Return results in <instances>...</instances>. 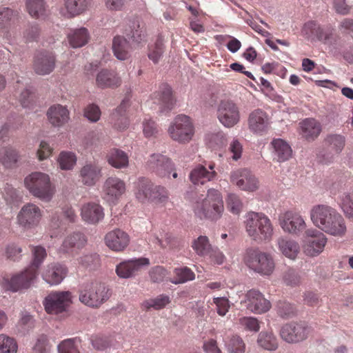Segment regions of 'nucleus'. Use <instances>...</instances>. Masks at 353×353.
I'll return each instance as SVG.
<instances>
[{
    "mask_svg": "<svg viewBox=\"0 0 353 353\" xmlns=\"http://www.w3.org/2000/svg\"><path fill=\"white\" fill-rule=\"evenodd\" d=\"M243 261L245 265L252 270L263 275H270L274 268V263L272 256L259 248L246 249Z\"/></svg>",
    "mask_w": 353,
    "mask_h": 353,
    "instance_id": "423d86ee",
    "label": "nucleus"
},
{
    "mask_svg": "<svg viewBox=\"0 0 353 353\" xmlns=\"http://www.w3.org/2000/svg\"><path fill=\"white\" fill-rule=\"evenodd\" d=\"M211 171H208L205 166L203 165H196L190 173V180L194 185H203L206 182L212 180L216 175L214 170V163H210L208 165Z\"/></svg>",
    "mask_w": 353,
    "mask_h": 353,
    "instance_id": "bb28decb",
    "label": "nucleus"
},
{
    "mask_svg": "<svg viewBox=\"0 0 353 353\" xmlns=\"http://www.w3.org/2000/svg\"><path fill=\"white\" fill-rule=\"evenodd\" d=\"M58 352L59 353H80L74 345V340L72 339L62 341L58 345Z\"/></svg>",
    "mask_w": 353,
    "mask_h": 353,
    "instance_id": "69168bd1",
    "label": "nucleus"
},
{
    "mask_svg": "<svg viewBox=\"0 0 353 353\" xmlns=\"http://www.w3.org/2000/svg\"><path fill=\"white\" fill-rule=\"evenodd\" d=\"M148 167L150 171L161 178H170L171 173L174 179L178 176L174 163L169 158L162 154H152L148 161Z\"/></svg>",
    "mask_w": 353,
    "mask_h": 353,
    "instance_id": "1a4fd4ad",
    "label": "nucleus"
},
{
    "mask_svg": "<svg viewBox=\"0 0 353 353\" xmlns=\"http://www.w3.org/2000/svg\"><path fill=\"white\" fill-rule=\"evenodd\" d=\"M105 245L117 252L123 250L129 244V235L120 229L113 230L105 236Z\"/></svg>",
    "mask_w": 353,
    "mask_h": 353,
    "instance_id": "4be33fe9",
    "label": "nucleus"
},
{
    "mask_svg": "<svg viewBox=\"0 0 353 353\" xmlns=\"http://www.w3.org/2000/svg\"><path fill=\"white\" fill-rule=\"evenodd\" d=\"M67 273L66 268L60 264H51L43 274V279L50 285L59 284Z\"/></svg>",
    "mask_w": 353,
    "mask_h": 353,
    "instance_id": "7c9ffc66",
    "label": "nucleus"
},
{
    "mask_svg": "<svg viewBox=\"0 0 353 353\" xmlns=\"http://www.w3.org/2000/svg\"><path fill=\"white\" fill-rule=\"evenodd\" d=\"M258 345L262 348L273 351L278 347V341L276 336L270 332H261L257 339Z\"/></svg>",
    "mask_w": 353,
    "mask_h": 353,
    "instance_id": "c03bdc74",
    "label": "nucleus"
},
{
    "mask_svg": "<svg viewBox=\"0 0 353 353\" xmlns=\"http://www.w3.org/2000/svg\"><path fill=\"white\" fill-rule=\"evenodd\" d=\"M42 217L41 210L35 204H25L19 212L17 223L23 230H30L37 226Z\"/></svg>",
    "mask_w": 353,
    "mask_h": 353,
    "instance_id": "9b49d317",
    "label": "nucleus"
},
{
    "mask_svg": "<svg viewBox=\"0 0 353 353\" xmlns=\"http://www.w3.org/2000/svg\"><path fill=\"white\" fill-rule=\"evenodd\" d=\"M90 3V0H64L65 7L72 17L85 12Z\"/></svg>",
    "mask_w": 353,
    "mask_h": 353,
    "instance_id": "ea45409f",
    "label": "nucleus"
},
{
    "mask_svg": "<svg viewBox=\"0 0 353 353\" xmlns=\"http://www.w3.org/2000/svg\"><path fill=\"white\" fill-rule=\"evenodd\" d=\"M131 47L128 40L122 36H116L112 40V51L119 60H126L130 57Z\"/></svg>",
    "mask_w": 353,
    "mask_h": 353,
    "instance_id": "473e14b6",
    "label": "nucleus"
},
{
    "mask_svg": "<svg viewBox=\"0 0 353 353\" xmlns=\"http://www.w3.org/2000/svg\"><path fill=\"white\" fill-rule=\"evenodd\" d=\"M268 116L262 110H254L249 114L248 127L252 132L258 134L265 132L268 128Z\"/></svg>",
    "mask_w": 353,
    "mask_h": 353,
    "instance_id": "393cba45",
    "label": "nucleus"
},
{
    "mask_svg": "<svg viewBox=\"0 0 353 353\" xmlns=\"http://www.w3.org/2000/svg\"><path fill=\"white\" fill-rule=\"evenodd\" d=\"M274 148V159L279 162H283L288 160L292 154L290 145L281 139H274L272 141Z\"/></svg>",
    "mask_w": 353,
    "mask_h": 353,
    "instance_id": "72a5a7b5",
    "label": "nucleus"
},
{
    "mask_svg": "<svg viewBox=\"0 0 353 353\" xmlns=\"http://www.w3.org/2000/svg\"><path fill=\"white\" fill-rule=\"evenodd\" d=\"M337 37L335 28L331 24H327L321 26L317 41L324 44L334 45L336 43Z\"/></svg>",
    "mask_w": 353,
    "mask_h": 353,
    "instance_id": "79ce46f5",
    "label": "nucleus"
},
{
    "mask_svg": "<svg viewBox=\"0 0 353 353\" xmlns=\"http://www.w3.org/2000/svg\"><path fill=\"white\" fill-rule=\"evenodd\" d=\"M56 65V57L53 52L41 51L35 54L33 61V70L39 75L51 73Z\"/></svg>",
    "mask_w": 353,
    "mask_h": 353,
    "instance_id": "f3484780",
    "label": "nucleus"
},
{
    "mask_svg": "<svg viewBox=\"0 0 353 353\" xmlns=\"http://www.w3.org/2000/svg\"><path fill=\"white\" fill-rule=\"evenodd\" d=\"M17 344L14 339L0 335V353H17Z\"/></svg>",
    "mask_w": 353,
    "mask_h": 353,
    "instance_id": "4d7b16f0",
    "label": "nucleus"
},
{
    "mask_svg": "<svg viewBox=\"0 0 353 353\" xmlns=\"http://www.w3.org/2000/svg\"><path fill=\"white\" fill-rule=\"evenodd\" d=\"M50 346L46 336L41 335L33 347V353H49Z\"/></svg>",
    "mask_w": 353,
    "mask_h": 353,
    "instance_id": "774afa93",
    "label": "nucleus"
},
{
    "mask_svg": "<svg viewBox=\"0 0 353 353\" xmlns=\"http://www.w3.org/2000/svg\"><path fill=\"white\" fill-rule=\"evenodd\" d=\"M86 243L87 239L84 234L76 232L68 235L64 239L59 250L63 253H72L76 250L82 249Z\"/></svg>",
    "mask_w": 353,
    "mask_h": 353,
    "instance_id": "cd10ccee",
    "label": "nucleus"
},
{
    "mask_svg": "<svg viewBox=\"0 0 353 353\" xmlns=\"http://www.w3.org/2000/svg\"><path fill=\"white\" fill-rule=\"evenodd\" d=\"M77 158L71 152H61L58 158V163L61 170L72 169L76 164Z\"/></svg>",
    "mask_w": 353,
    "mask_h": 353,
    "instance_id": "3c124183",
    "label": "nucleus"
},
{
    "mask_svg": "<svg viewBox=\"0 0 353 353\" xmlns=\"http://www.w3.org/2000/svg\"><path fill=\"white\" fill-rule=\"evenodd\" d=\"M321 26L316 21H309L304 23L301 30L302 34L307 40L317 41Z\"/></svg>",
    "mask_w": 353,
    "mask_h": 353,
    "instance_id": "09e8293b",
    "label": "nucleus"
},
{
    "mask_svg": "<svg viewBox=\"0 0 353 353\" xmlns=\"http://www.w3.org/2000/svg\"><path fill=\"white\" fill-rule=\"evenodd\" d=\"M248 236L258 243L269 241L273 234V226L270 219L263 213L250 212L245 221Z\"/></svg>",
    "mask_w": 353,
    "mask_h": 353,
    "instance_id": "20e7f679",
    "label": "nucleus"
},
{
    "mask_svg": "<svg viewBox=\"0 0 353 353\" xmlns=\"http://www.w3.org/2000/svg\"><path fill=\"white\" fill-rule=\"evenodd\" d=\"M245 304L246 308L252 312L262 314L268 312L271 307L270 301L258 290H250L245 294V299L241 303Z\"/></svg>",
    "mask_w": 353,
    "mask_h": 353,
    "instance_id": "dca6fc26",
    "label": "nucleus"
},
{
    "mask_svg": "<svg viewBox=\"0 0 353 353\" xmlns=\"http://www.w3.org/2000/svg\"><path fill=\"white\" fill-rule=\"evenodd\" d=\"M96 81L101 88L118 86L121 83V79L116 72L108 70L100 71L97 76Z\"/></svg>",
    "mask_w": 353,
    "mask_h": 353,
    "instance_id": "4c0bfd02",
    "label": "nucleus"
},
{
    "mask_svg": "<svg viewBox=\"0 0 353 353\" xmlns=\"http://www.w3.org/2000/svg\"><path fill=\"white\" fill-rule=\"evenodd\" d=\"M84 116L91 122H97L101 117V111L95 104L88 105L84 110Z\"/></svg>",
    "mask_w": 353,
    "mask_h": 353,
    "instance_id": "680f3d73",
    "label": "nucleus"
},
{
    "mask_svg": "<svg viewBox=\"0 0 353 353\" xmlns=\"http://www.w3.org/2000/svg\"><path fill=\"white\" fill-rule=\"evenodd\" d=\"M340 206L347 218L353 217V194L344 193L340 197Z\"/></svg>",
    "mask_w": 353,
    "mask_h": 353,
    "instance_id": "864d4df0",
    "label": "nucleus"
},
{
    "mask_svg": "<svg viewBox=\"0 0 353 353\" xmlns=\"http://www.w3.org/2000/svg\"><path fill=\"white\" fill-rule=\"evenodd\" d=\"M301 134L308 141L315 139L321 132L320 123L314 119H306L301 123Z\"/></svg>",
    "mask_w": 353,
    "mask_h": 353,
    "instance_id": "f704fd0d",
    "label": "nucleus"
},
{
    "mask_svg": "<svg viewBox=\"0 0 353 353\" xmlns=\"http://www.w3.org/2000/svg\"><path fill=\"white\" fill-rule=\"evenodd\" d=\"M125 191V183L117 177H108L103 185L105 199L114 203Z\"/></svg>",
    "mask_w": 353,
    "mask_h": 353,
    "instance_id": "aec40b11",
    "label": "nucleus"
},
{
    "mask_svg": "<svg viewBox=\"0 0 353 353\" xmlns=\"http://www.w3.org/2000/svg\"><path fill=\"white\" fill-rule=\"evenodd\" d=\"M305 240L303 245L304 253L310 256H315L321 253L327 243L325 234L316 229L305 231Z\"/></svg>",
    "mask_w": 353,
    "mask_h": 353,
    "instance_id": "f8f14e48",
    "label": "nucleus"
},
{
    "mask_svg": "<svg viewBox=\"0 0 353 353\" xmlns=\"http://www.w3.org/2000/svg\"><path fill=\"white\" fill-rule=\"evenodd\" d=\"M68 40L72 48H80L85 45L89 39V33L85 28L74 30L69 34Z\"/></svg>",
    "mask_w": 353,
    "mask_h": 353,
    "instance_id": "58836bf2",
    "label": "nucleus"
},
{
    "mask_svg": "<svg viewBox=\"0 0 353 353\" xmlns=\"http://www.w3.org/2000/svg\"><path fill=\"white\" fill-rule=\"evenodd\" d=\"M149 264L150 261L147 258L129 260L119 263L116 268V272L120 278L128 279L134 276L143 266Z\"/></svg>",
    "mask_w": 353,
    "mask_h": 353,
    "instance_id": "6ab92c4d",
    "label": "nucleus"
},
{
    "mask_svg": "<svg viewBox=\"0 0 353 353\" xmlns=\"http://www.w3.org/2000/svg\"><path fill=\"white\" fill-rule=\"evenodd\" d=\"M216 117L224 127L232 128L240 121L239 108L230 99H221L216 105Z\"/></svg>",
    "mask_w": 353,
    "mask_h": 353,
    "instance_id": "6e6552de",
    "label": "nucleus"
},
{
    "mask_svg": "<svg viewBox=\"0 0 353 353\" xmlns=\"http://www.w3.org/2000/svg\"><path fill=\"white\" fill-rule=\"evenodd\" d=\"M170 303V299L168 295L160 294L154 299L145 301L143 305L147 309L153 307L156 310H160L165 307Z\"/></svg>",
    "mask_w": 353,
    "mask_h": 353,
    "instance_id": "5fc2aeb1",
    "label": "nucleus"
},
{
    "mask_svg": "<svg viewBox=\"0 0 353 353\" xmlns=\"http://www.w3.org/2000/svg\"><path fill=\"white\" fill-rule=\"evenodd\" d=\"M128 105L129 100L123 99L110 117V123L119 130H123L129 125V121L125 115V111Z\"/></svg>",
    "mask_w": 353,
    "mask_h": 353,
    "instance_id": "c756f323",
    "label": "nucleus"
},
{
    "mask_svg": "<svg viewBox=\"0 0 353 353\" xmlns=\"http://www.w3.org/2000/svg\"><path fill=\"white\" fill-rule=\"evenodd\" d=\"M125 34L133 41L139 43L146 37L145 24L139 19H133L125 30Z\"/></svg>",
    "mask_w": 353,
    "mask_h": 353,
    "instance_id": "2f4dec72",
    "label": "nucleus"
},
{
    "mask_svg": "<svg viewBox=\"0 0 353 353\" xmlns=\"http://www.w3.org/2000/svg\"><path fill=\"white\" fill-rule=\"evenodd\" d=\"M230 181L244 191L254 192L259 188V181L248 169H239L230 174Z\"/></svg>",
    "mask_w": 353,
    "mask_h": 353,
    "instance_id": "ddd939ff",
    "label": "nucleus"
},
{
    "mask_svg": "<svg viewBox=\"0 0 353 353\" xmlns=\"http://www.w3.org/2000/svg\"><path fill=\"white\" fill-rule=\"evenodd\" d=\"M18 12L8 7H0V29L8 27Z\"/></svg>",
    "mask_w": 353,
    "mask_h": 353,
    "instance_id": "6e6d98bb",
    "label": "nucleus"
},
{
    "mask_svg": "<svg viewBox=\"0 0 353 353\" xmlns=\"http://www.w3.org/2000/svg\"><path fill=\"white\" fill-rule=\"evenodd\" d=\"M163 53V43L161 39H158L154 49L148 54V57L154 63H157Z\"/></svg>",
    "mask_w": 353,
    "mask_h": 353,
    "instance_id": "0e129e2a",
    "label": "nucleus"
},
{
    "mask_svg": "<svg viewBox=\"0 0 353 353\" xmlns=\"http://www.w3.org/2000/svg\"><path fill=\"white\" fill-rule=\"evenodd\" d=\"M284 282L290 286H297L301 283V276L292 269L288 270L284 274Z\"/></svg>",
    "mask_w": 353,
    "mask_h": 353,
    "instance_id": "338daca9",
    "label": "nucleus"
},
{
    "mask_svg": "<svg viewBox=\"0 0 353 353\" xmlns=\"http://www.w3.org/2000/svg\"><path fill=\"white\" fill-rule=\"evenodd\" d=\"M225 345L229 353H245V345L243 339L237 335L232 336Z\"/></svg>",
    "mask_w": 353,
    "mask_h": 353,
    "instance_id": "603ef678",
    "label": "nucleus"
},
{
    "mask_svg": "<svg viewBox=\"0 0 353 353\" xmlns=\"http://www.w3.org/2000/svg\"><path fill=\"white\" fill-rule=\"evenodd\" d=\"M48 120L54 127H61L70 119V112L66 107L60 104L50 106L46 113Z\"/></svg>",
    "mask_w": 353,
    "mask_h": 353,
    "instance_id": "a878e982",
    "label": "nucleus"
},
{
    "mask_svg": "<svg viewBox=\"0 0 353 353\" xmlns=\"http://www.w3.org/2000/svg\"><path fill=\"white\" fill-rule=\"evenodd\" d=\"M154 94V103L159 105L158 112L160 114H166L172 110L175 101L170 85L166 83L161 84L159 90Z\"/></svg>",
    "mask_w": 353,
    "mask_h": 353,
    "instance_id": "a211bd4d",
    "label": "nucleus"
},
{
    "mask_svg": "<svg viewBox=\"0 0 353 353\" xmlns=\"http://www.w3.org/2000/svg\"><path fill=\"white\" fill-rule=\"evenodd\" d=\"M79 263L90 271L98 269L101 265V259L96 252H90L82 255L79 259Z\"/></svg>",
    "mask_w": 353,
    "mask_h": 353,
    "instance_id": "37998d69",
    "label": "nucleus"
},
{
    "mask_svg": "<svg viewBox=\"0 0 353 353\" xmlns=\"http://www.w3.org/2000/svg\"><path fill=\"white\" fill-rule=\"evenodd\" d=\"M26 188L34 196L44 201H50L54 194L50 177L48 174L35 172L24 179Z\"/></svg>",
    "mask_w": 353,
    "mask_h": 353,
    "instance_id": "39448f33",
    "label": "nucleus"
},
{
    "mask_svg": "<svg viewBox=\"0 0 353 353\" xmlns=\"http://www.w3.org/2000/svg\"><path fill=\"white\" fill-rule=\"evenodd\" d=\"M279 223L282 229L290 234L299 235L306 227L302 216L292 211H288L279 216Z\"/></svg>",
    "mask_w": 353,
    "mask_h": 353,
    "instance_id": "2eb2a0df",
    "label": "nucleus"
},
{
    "mask_svg": "<svg viewBox=\"0 0 353 353\" xmlns=\"http://www.w3.org/2000/svg\"><path fill=\"white\" fill-rule=\"evenodd\" d=\"M224 210L223 201L221 192L215 189H209L207 195L201 202H196L194 212L200 219L217 221Z\"/></svg>",
    "mask_w": 353,
    "mask_h": 353,
    "instance_id": "7ed1b4c3",
    "label": "nucleus"
},
{
    "mask_svg": "<svg viewBox=\"0 0 353 353\" xmlns=\"http://www.w3.org/2000/svg\"><path fill=\"white\" fill-rule=\"evenodd\" d=\"M239 324L250 331L258 332L260 328L259 321L254 317L241 318L239 319Z\"/></svg>",
    "mask_w": 353,
    "mask_h": 353,
    "instance_id": "e2e57ef3",
    "label": "nucleus"
},
{
    "mask_svg": "<svg viewBox=\"0 0 353 353\" xmlns=\"http://www.w3.org/2000/svg\"><path fill=\"white\" fill-rule=\"evenodd\" d=\"M41 29L37 24H29L23 31L26 42L37 41L40 36Z\"/></svg>",
    "mask_w": 353,
    "mask_h": 353,
    "instance_id": "13d9d810",
    "label": "nucleus"
},
{
    "mask_svg": "<svg viewBox=\"0 0 353 353\" xmlns=\"http://www.w3.org/2000/svg\"><path fill=\"white\" fill-rule=\"evenodd\" d=\"M227 207L231 212L238 214L242 209L243 204L236 194L230 193L228 195Z\"/></svg>",
    "mask_w": 353,
    "mask_h": 353,
    "instance_id": "bf43d9fd",
    "label": "nucleus"
},
{
    "mask_svg": "<svg viewBox=\"0 0 353 353\" xmlns=\"http://www.w3.org/2000/svg\"><path fill=\"white\" fill-rule=\"evenodd\" d=\"M192 248L199 256H205L209 254L212 246L208 236H199L192 241Z\"/></svg>",
    "mask_w": 353,
    "mask_h": 353,
    "instance_id": "de8ad7c7",
    "label": "nucleus"
},
{
    "mask_svg": "<svg viewBox=\"0 0 353 353\" xmlns=\"http://www.w3.org/2000/svg\"><path fill=\"white\" fill-rule=\"evenodd\" d=\"M174 273L175 276L170 279V281L176 285L192 281L195 278L194 273L188 267L175 268Z\"/></svg>",
    "mask_w": 353,
    "mask_h": 353,
    "instance_id": "49530a36",
    "label": "nucleus"
},
{
    "mask_svg": "<svg viewBox=\"0 0 353 353\" xmlns=\"http://www.w3.org/2000/svg\"><path fill=\"white\" fill-rule=\"evenodd\" d=\"M277 244L281 252L290 259H295L299 253V245L294 240L281 237L278 239Z\"/></svg>",
    "mask_w": 353,
    "mask_h": 353,
    "instance_id": "c9c22d12",
    "label": "nucleus"
},
{
    "mask_svg": "<svg viewBox=\"0 0 353 353\" xmlns=\"http://www.w3.org/2000/svg\"><path fill=\"white\" fill-rule=\"evenodd\" d=\"M78 293L79 301L92 308H99L111 296L108 286L97 280L88 281L79 285Z\"/></svg>",
    "mask_w": 353,
    "mask_h": 353,
    "instance_id": "f03ea898",
    "label": "nucleus"
},
{
    "mask_svg": "<svg viewBox=\"0 0 353 353\" xmlns=\"http://www.w3.org/2000/svg\"><path fill=\"white\" fill-rule=\"evenodd\" d=\"M108 163L116 168H122L128 165V157L125 152L114 149L108 157Z\"/></svg>",
    "mask_w": 353,
    "mask_h": 353,
    "instance_id": "a18cd8bd",
    "label": "nucleus"
},
{
    "mask_svg": "<svg viewBox=\"0 0 353 353\" xmlns=\"http://www.w3.org/2000/svg\"><path fill=\"white\" fill-rule=\"evenodd\" d=\"M345 137L340 134H329L324 139V145L332 154L325 157V154H322L323 162L325 163L332 161L334 154H340L345 145Z\"/></svg>",
    "mask_w": 353,
    "mask_h": 353,
    "instance_id": "5701e85b",
    "label": "nucleus"
},
{
    "mask_svg": "<svg viewBox=\"0 0 353 353\" xmlns=\"http://www.w3.org/2000/svg\"><path fill=\"white\" fill-rule=\"evenodd\" d=\"M102 176V168L96 163H87L79 171V180L86 186H94Z\"/></svg>",
    "mask_w": 353,
    "mask_h": 353,
    "instance_id": "412c9836",
    "label": "nucleus"
},
{
    "mask_svg": "<svg viewBox=\"0 0 353 353\" xmlns=\"http://www.w3.org/2000/svg\"><path fill=\"white\" fill-rule=\"evenodd\" d=\"M81 215L85 222L95 224L103 219L104 213L103 208L99 204L88 203L82 206Z\"/></svg>",
    "mask_w": 353,
    "mask_h": 353,
    "instance_id": "c85d7f7f",
    "label": "nucleus"
},
{
    "mask_svg": "<svg viewBox=\"0 0 353 353\" xmlns=\"http://www.w3.org/2000/svg\"><path fill=\"white\" fill-rule=\"evenodd\" d=\"M71 294L68 291L52 292L43 303L48 314H59L66 310L71 303Z\"/></svg>",
    "mask_w": 353,
    "mask_h": 353,
    "instance_id": "9d476101",
    "label": "nucleus"
},
{
    "mask_svg": "<svg viewBox=\"0 0 353 353\" xmlns=\"http://www.w3.org/2000/svg\"><path fill=\"white\" fill-rule=\"evenodd\" d=\"M168 274V271L160 265L152 268L149 272V276L152 283L162 282Z\"/></svg>",
    "mask_w": 353,
    "mask_h": 353,
    "instance_id": "052dcab7",
    "label": "nucleus"
},
{
    "mask_svg": "<svg viewBox=\"0 0 353 353\" xmlns=\"http://www.w3.org/2000/svg\"><path fill=\"white\" fill-rule=\"evenodd\" d=\"M310 216L313 223L322 231L335 236H343L347 228L342 215L327 205H317L312 208Z\"/></svg>",
    "mask_w": 353,
    "mask_h": 353,
    "instance_id": "f257e3e1",
    "label": "nucleus"
},
{
    "mask_svg": "<svg viewBox=\"0 0 353 353\" xmlns=\"http://www.w3.org/2000/svg\"><path fill=\"white\" fill-rule=\"evenodd\" d=\"M26 7L32 17L39 19L47 15L46 3L43 0H27Z\"/></svg>",
    "mask_w": 353,
    "mask_h": 353,
    "instance_id": "a19ab883",
    "label": "nucleus"
},
{
    "mask_svg": "<svg viewBox=\"0 0 353 353\" xmlns=\"http://www.w3.org/2000/svg\"><path fill=\"white\" fill-rule=\"evenodd\" d=\"M32 252L33 260L32 264L28 268L37 273L39 268L47 256L46 250L41 246H33Z\"/></svg>",
    "mask_w": 353,
    "mask_h": 353,
    "instance_id": "8fccbe9b",
    "label": "nucleus"
},
{
    "mask_svg": "<svg viewBox=\"0 0 353 353\" xmlns=\"http://www.w3.org/2000/svg\"><path fill=\"white\" fill-rule=\"evenodd\" d=\"M308 327L303 323H286L282 326L280 335L289 343H296L304 341L308 336Z\"/></svg>",
    "mask_w": 353,
    "mask_h": 353,
    "instance_id": "4468645a",
    "label": "nucleus"
},
{
    "mask_svg": "<svg viewBox=\"0 0 353 353\" xmlns=\"http://www.w3.org/2000/svg\"><path fill=\"white\" fill-rule=\"evenodd\" d=\"M170 137L175 141L185 143L190 141L194 134V128L190 117L176 116L168 128Z\"/></svg>",
    "mask_w": 353,
    "mask_h": 353,
    "instance_id": "0eeeda50",
    "label": "nucleus"
},
{
    "mask_svg": "<svg viewBox=\"0 0 353 353\" xmlns=\"http://www.w3.org/2000/svg\"><path fill=\"white\" fill-rule=\"evenodd\" d=\"M136 198L142 203L150 201L154 184L148 179L140 178L136 183Z\"/></svg>",
    "mask_w": 353,
    "mask_h": 353,
    "instance_id": "e433bc0d",
    "label": "nucleus"
},
{
    "mask_svg": "<svg viewBox=\"0 0 353 353\" xmlns=\"http://www.w3.org/2000/svg\"><path fill=\"white\" fill-rule=\"evenodd\" d=\"M37 275V274L34 270L28 268L24 272L13 276L8 281V289L12 292H17L21 289L28 288Z\"/></svg>",
    "mask_w": 353,
    "mask_h": 353,
    "instance_id": "b1692460",
    "label": "nucleus"
}]
</instances>
